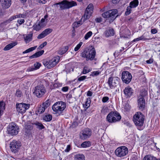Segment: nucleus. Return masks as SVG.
<instances>
[{
  "mask_svg": "<svg viewBox=\"0 0 160 160\" xmlns=\"http://www.w3.org/2000/svg\"><path fill=\"white\" fill-rule=\"evenodd\" d=\"M144 116L140 112H137L133 117V121L138 129L142 130L143 128Z\"/></svg>",
  "mask_w": 160,
  "mask_h": 160,
  "instance_id": "1",
  "label": "nucleus"
},
{
  "mask_svg": "<svg viewBox=\"0 0 160 160\" xmlns=\"http://www.w3.org/2000/svg\"><path fill=\"white\" fill-rule=\"evenodd\" d=\"M54 5L57 6L59 5L61 10H64L76 6L77 3L76 2L73 1H68L66 0H64L61 2L56 3Z\"/></svg>",
  "mask_w": 160,
  "mask_h": 160,
  "instance_id": "2",
  "label": "nucleus"
},
{
  "mask_svg": "<svg viewBox=\"0 0 160 160\" xmlns=\"http://www.w3.org/2000/svg\"><path fill=\"white\" fill-rule=\"evenodd\" d=\"M66 104L62 101L58 102L55 103L52 106V108L56 114L60 115L62 113L66 108Z\"/></svg>",
  "mask_w": 160,
  "mask_h": 160,
  "instance_id": "3",
  "label": "nucleus"
},
{
  "mask_svg": "<svg viewBox=\"0 0 160 160\" xmlns=\"http://www.w3.org/2000/svg\"><path fill=\"white\" fill-rule=\"evenodd\" d=\"M96 52L94 48L86 49L81 53L82 57L86 58L87 61H92L94 59L96 56Z\"/></svg>",
  "mask_w": 160,
  "mask_h": 160,
  "instance_id": "4",
  "label": "nucleus"
},
{
  "mask_svg": "<svg viewBox=\"0 0 160 160\" xmlns=\"http://www.w3.org/2000/svg\"><path fill=\"white\" fill-rule=\"evenodd\" d=\"M121 119V117L118 112H112L107 115V121L109 123H112L119 121Z\"/></svg>",
  "mask_w": 160,
  "mask_h": 160,
  "instance_id": "5",
  "label": "nucleus"
},
{
  "mask_svg": "<svg viewBox=\"0 0 160 160\" xmlns=\"http://www.w3.org/2000/svg\"><path fill=\"white\" fill-rule=\"evenodd\" d=\"M59 61L58 58H54L50 60H44L43 61V64L48 69H49L54 67L58 63Z\"/></svg>",
  "mask_w": 160,
  "mask_h": 160,
  "instance_id": "6",
  "label": "nucleus"
},
{
  "mask_svg": "<svg viewBox=\"0 0 160 160\" xmlns=\"http://www.w3.org/2000/svg\"><path fill=\"white\" fill-rule=\"evenodd\" d=\"M19 128L15 123H10L8 128L7 131L9 134L12 135H16L18 133Z\"/></svg>",
  "mask_w": 160,
  "mask_h": 160,
  "instance_id": "7",
  "label": "nucleus"
},
{
  "mask_svg": "<svg viewBox=\"0 0 160 160\" xmlns=\"http://www.w3.org/2000/svg\"><path fill=\"white\" fill-rule=\"evenodd\" d=\"M46 92L45 87L42 85H38L35 87L34 93L39 98L42 97Z\"/></svg>",
  "mask_w": 160,
  "mask_h": 160,
  "instance_id": "8",
  "label": "nucleus"
},
{
  "mask_svg": "<svg viewBox=\"0 0 160 160\" xmlns=\"http://www.w3.org/2000/svg\"><path fill=\"white\" fill-rule=\"evenodd\" d=\"M128 153V149L125 146H122L118 147L115 151L116 155L120 157L126 156Z\"/></svg>",
  "mask_w": 160,
  "mask_h": 160,
  "instance_id": "9",
  "label": "nucleus"
},
{
  "mask_svg": "<svg viewBox=\"0 0 160 160\" xmlns=\"http://www.w3.org/2000/svg\"><path fill=\"white\" fill-rule=\"evenodd\" d=\"M29 104L22 103L16 104V108L17 111L20 113H23L26 112L27 110L30 107Z\"/></svg>",
  "mask_w": 160,
  "mask_h": 160,
  "instance_id": "10",
  "label": "nucleus"
},
{
  "mask_svg": "<svg viewBox=\"0 0 160 160\" xmlns=\"http://www.w3.org/2000/svg\"><path fill=\"white\" fill-rule=\"evenodd\" d=\"M119 78L118 77H111L108 79V84L111 89H113L116 87L118 83Z\"/></svg>",
  "mask_w": 160,
  "mask_h": 160,
  "instance_id": "11",
  "label": "nucleus"
},
{
  "mask_svg": "<svg viewBox=\"0 0 160 160\" xmlns=\"http://www.w3.org/2000/svg\"><path fill=\"white\" fill-rule=\"evenodd\" d=\"M131 74L128 71H123L122 74V82L126 84H128L132 79Z\"/></svg>",
  "mask_w": 160,
  "mask_h": 160,
  "instance_id": "12",
  "label": "nucleus"
},
{
  "mask_svg": "<svg viewBox=\"0 0 160 160\" xmlns=\"http://www.w3.org/2000/svg\"><path fill=\"white\" fill-rule=\"evenodd\" d=\"M91 130L88 128H86L82 131L80 133V138L82 140H85L89 138L92 135Z\"/></svg>",
  "mask_w": 160,
  "mask_h": 160,
  "instance_id": "13",
  "label": "nucleus"
},
{
  "mask_svg": "<svg viewBox=\"0 0 160 160\" xmlns=\"http://www.w3.org/2000/svg\"><path fill=\"white\" fill-rule=\"evenodd\" d=\"M21 144L19 141H13L10 144V147L11 151L14 153L18 152L21 146Z\"/></svg>",
  "mask_w": 160,
  "mask_h": 160,
  "instance_id": "14",
  "label": "nucleus"
},
{
  "mask_svg": "<svg viewBox=\"0 0 160 160\" xmlns=\"http://www.w3.org/2000/svg\"><path fill=\"white\" fill-rule=\"evenodd\" d=\"M117 12V9H113L103 13L102 15L104 18H109L114 16Z\"/></svg>",
  "mask_w": 160,
  "mask_h": 160,
  "instance_id": "15",
  "label": "nucleus"
},
{
  "mask_svg": "<svg viewBox=\"0 0 160 160\" xmlns=\"http://www.w3.org/2000/svg\"><path fill=\"white\" fill-rule=\"evenodd\" d=\"M124 93L127 98H130L132 95L133 91L130 86L126 87L124 90Z\"/></svg>",
  "mask_w": 160,
  "mask_h": 160,
  "instance_id": "16",
  "label": "nucleus"
},
{
  "mask_svg": "<svg viewBox=\"0 0 160 160\" xmlns=\"http://www.w3.org/2000/svg\"><path fill=\"white\" fill-rule=\"evenodd\" d=\"M52 31V29H46L38 36L37 38L38 39L42 38L51 32Z\"/></svg>",
  "mask_w": 160,
  "mask_h": 160,
  "instance_id": "17",
  "label": "nucleus"
},
{
  "mask_svg": "<svg viewBox=\"0 0 160 160\" xmlns=\"http://www.w3.org/2000/svg\"><path fill=\"white\" fill-rule=\"evenodd\" d=\"M138 106L140 109L142 110L145 107V100L143 98H138Z\"/></svg>",
  "mask_w": 160,
  "mask_h": 160,
  "instance_id": "18",
  "label": "nucleus"
},
{
  "mask_svg": "<svg viewBox=\"0 0 160 160\" xmlns=\"http://www.w3.org/2000/svg\"><path fill=\"white\" fill-rule=\"evenodd\" d=\"M2 6L4 8H8L11 5V0H1Z\"/></svg>",
  "mask_w": 160,
  "mask_h": 160,
  "instance_id": "19",
  "label": "nucleus"
},
{
  "mask_svg": "<svg viewBox=\"0 0 160 160\" xmlns=\"http://www.w3.org/2000/svg\"><path fill=\"white\" fill-rule=\"evenodd\" d=\"M106 37H108L113 36L114 34V31L112 29L106 30L104 33Z\"/></svg>",
  "mask_w": 160,
  "mask_h": 160,
  "instance_id": "20",
  "label": "nucleus"
},
{
  "mask_svg": "<svg viewBox=\"0 0 160 160\" xmlns=\"http://www.w3.org/2000/svg\"><path fill=\"white\" fill-rule=\"evenodd\" d=\"M44 52V51L43 50H42L38 52L33 54L32 55L29 56V58L30 59H33L35 58H38L41 56L43 53Z\"/></svg>",
  "mask_w": 160,
  "mask_h": 160,
  "instance_id": "21",
  "label": "nucleus"
},
{
  "mask_svg": "<svg viewBox=\"0 0 160 160\" xmlns=\"http://www.w3.org/2000/svg\"><path fill=\"white\" fill-rule=\"evenodd\" d=\"M33 34L32 33L27 35L26 37H24V41L26 43H28L32 40Z\"/></svg>",
  "mask_w": 160,
  "mask_h": 160,
  "instance_id": "22",
  "label": "nucleus"
},
{
  "mask_svg": "<svg viewBox=\"0 0 160 160\" xmlns=\"http://www.w3.org/2000/svg\"><path fill=\"white\" fill-rule=\"evenodd\" d=\"M17 44V42H13L11 43L6 45V47L4 48L3 50L4 51L8 50L12 48L14 46H15Z\"/></svg>",
  "mask_w": 160,
  "mask_h": 160,
  "instance_id": "23",
  "label": "nucleus"
},
{
  "mask_svg": "<svg viewBox=\"0 0 160 160\" xmlns=\"http://www.w3.org/2000/svg\"><path fill=\"white\" fill-rule=\"evenodd\" d=\"M75 160H85V157L82 154H77L74 156Z\"/></svg>",
  "mask_w": 160,
  "mask_h": 160,
  "instance_id": "24",
  "label": "nucleus"
},
{
  "mask_svg": "<svg viewBox=\"0 0 160 160\" xmlns=\"http://www.w3.org/2000/svg\"><path fill=\"white\" fill-rule=\"evenodd\" d=\"M41 24L38 22H37L36 24L33 26V29L36 31H39L41 28L44 27L43 26H41Z\"/></svg>",
  "mask_w": 160,
  "mask_h": 160,
  "instance_id": "25",
  "label": "nucleus"
},
{
  "mask_svg": "<svg viewBox=\"0 0 160 160\" xmlns=\"http://www.w3.org/2000/svg\"><path fill=\"white\" fill-rule=\"evenodd\" d=\"M92 13L91 12H88V11L85 10V13L82 17V18L83 19V21H85L87 19H89L91 16Z\"/></svg>",
  "mask_w": 160,
  "mask_h": 160,
  "instance_id": "26",
  "label": "nucleus"
},
{
  "mask_svg": "<svg viewBox=\"0 0 160 160\" xmlns=\"http://www.w3.org/2000/svg\"><path fill=\"white\" fill-rule=\"evenodd\" d=\"M143 160H160V159L157 158L156 157L151 155H148L144 157Z\"/></svg>",
  "mask_w": 160,
  "mask_h": 160,
  "instance_id": "27",
  "label": "nucleus"
},
{
  "mask_svg": "<svg viewBox=\"0 0 160 160\" xmlns=\"http://www.w3.org/2000/svg\"><path fill=\"white\" fill-rule=\"evenodd\" d=\"M139 3L138 0H133L129 3V5L132 8L137 7Z\"/></svg>",
  "mask_w": 160,
  "mask_h": 160,
  "instance_id": "28",
  "label": "nucleus"
},
{
  "mask_svg": "<svg viewBox=\"0 0 160 160\" xmlns=\"http://www.w3.org/2000/svg\"><path fill=\"white\" fill-rule=\"evenodd\" d=\"M148 94L147 91L144 89H142L140 91V93L139 96L138 97V98H143L146 96Z\"/></svg>",
  "mask_w": 160,
  "mask_h": 160,
  "instance_id": "29",
  "label": "nucleus"
},
{
  "mask_svg": "<svg viewBox=\"0 0 160 160\" xmlns=\"http://www.w3.org/2000/svg\"><path fill=\"white\" fill-rule=\"evenodd\" d=\"M34 124L36 126V128L40 130L42 129L45 128L44 126L41 122H34Z\"/></svg>",
  "mask_w": 160,
  "mask_h": 160,
  "instance_id": "30",
  "label": "nucleus"
},
{
  "mask_svg": "<svg viewBox=\"0 0 160 160\" xmlns=\"http://www.w3.org/2000/svg\"><path fill=\"white\" fill-rule=\"evenodd\" d=\"M92 69L90 68H89L88 66H86L84 67L83 70L81 73L83 74H86L87 73L91 71Z\"/></svg>",
  "mask_w": 160,
  "mask_h": 160,
  "instance_id": "31",
  "label": "nucleus"
},
{
  "mask_svg": "<svg viewBox=\"0 0 160 160\" xmlns=\"http://www.w3.org/2000/svg\"><path fill=\"white\" fill-rule=\"evenodd\" d=\"M81 147L83 148L90 147L91 146V142L89 141H85L83 142L81 145Z\"/></svg>",
  "mask_w": 160,
  "mask_h": 160,
  "instance_id": "32",
  "label": "nucleus"
},
{
  "mask_svg": "<svg viewBox=\"0 0 160 160\" xmlns=\"http://www.w3.org/2000/svg\"><path fill=\"white\" fill-rule=\"evenodd\" d=\"M68 49V47L67 46L61 48L58 52L59 53L61 54H63L66 53Z\"/></svg>",
  "mask_w": 160,
  "mask_h": 160,
  "instance_id": "33",
  "label": "nucleus"
},
{
  "mask_svg": "<svg viewBox=\"0 0 160 160\" xmlns=\"http://www.w3.org/2000/svg\"><path fill=\"white\" fill-rule=\"evenodd\" d=\"M52 119V116L51 115L48 114L45 115L43 117V119L47 122H49Z\"/></svg>",
  "mask_w": 160,
  "mask_h": 160,
  "instance_id": "34",
  "label": "nucleus"
},
{
  "mask_svg": "<svg viewBox=\"0 0 160 160\" xmlns=\"http://www.w3.org/2000/svg\"><path fill=\"white\" fill-rule=\"evenodd\" d=\"M91 102V98H88L87 99L85 105V108L87 109L90 106Z\"/></svg>",
  "mask_w": 160,
  "mask_h": 160,
  "instance_id": "35",
  "label": "nucleus"
},
{
  "mask_svg": "<svg viewBox=\"0 0 160 160\" xmlns=\"http://www.w3.org/2000/svg\"><path fill=\"white\" fill-rule=\"evenodd\" d=\"M50 104V100L49 99H48L46 101L44 102L43 103L42 105V106H43L45 109H46L48 107Z\"/></svg>",
  "mask_w": 160,
  "mask_h": 160,
  "instance_id": "36",
  "label": "nucleus"
},
{
  "mask_svg": "<svg viewBox=\"0 0 160 160\" xmlns=\"http://www.w3.org/2000/svg\"><path fill=\"white\" fill-rule=\"evenodd\" d=\"M37 48V46H36L33 47H31L27 50L23 52V53L24 54L26 53H27L29 52H32L34 50H35L36 48Z\"/></svg>",
  "mask_w": 160,
  "mask_h": 160,
  "instance_id": "37",
  "label": "nucleus"
},
{
  "mask_svg": "<svg viewBox=\"0 0 160 160\" xmlns=\"http://www.w3.org/2000/svg\"><path fill=\"white\" fill-rule=\"evenodd\" d=\"M93 8L92 4L90 3L88 6L86 10H87V11H88V12H91L92 13L93 12Z\"/></svg>",
  "mask_w": 160,
  "mask_h": 160,
  "instance_id": "38",
  "label": "nucleus"
},
{
  "mask_svg": "<svg viewBox=\"0 0 160 160\" xmlns=\"http://www.w3.org/2000/svg\"><path fill=\"white\" fill-rule=\"evenodd\" d=\"M46 109L42 105H41L38 108L37 112L39 114H41L45 111Z\"/></svg>",
  "mask_w": 160,
  "mask_h": 160,
  "instance_id": "39",
  "label": "nucleus"
},
{
  "mask_svg": "<svg viewBox=\"0 0 160 160\" xmlns=\"http://www.w3.org/2000/svg\"><path fill=\"white\" fill-rule=\"evenodd\" d=\"M47 21L48 19H45L44 18H42L41 20L40 21H38V22L41 24V26L44 27L45 26L47 22Z\"/></svg>",
  "mask_w": 160,
  "mask_h": 160,
  "instance_id": "40",
  "label": "nucleus"
},
{
  "mask_svg": "<svg viewBox=\"0 0 160 160\" xmlns=\"http://www.w3.org/2000/svg\"><path fill=\"white\" fill-rule=\"evenodd\" d=\"M92 32L89 31L85 35L84 38L85 40L88 39L92 35Z\"/></svg>",
  "mask_w": 160,
  "mask_h": 160,
  "instance_id": "41",
  "label": "nucleus"
},
{
  "mask_svg": "<svg viewBox=\"0 0 160 160\" xmlns=\"http://www.w3.org/2000/svg\"><path fill=\"white\" fill-rule=\"evenodd\" d=\"M125 31L127 33V34L123 35L122 37L124 38H128L131 34L130 31L128 29H126L125 30Z\"/></svg>",
  "mask_w": 160,
  "mask_h": 160,
  "instance_id": "42",
  "label": "nucleus"
},
{
  "mask_svg": "<svg viewBox=\"0 0 160 160\" xmlns=\"http://www.w3.org/2000/svg\"><path fill=\"white\" fill-rule=\"evenodd\" d=\"M82 24L80 22V21L75 22L73 24V28H77L81 25Z\"/></svg>",
  "mask_w": 160,
  "mask_h": 160,
  "instance_id": "43",
  "label": "nucleus"
},
{
  "mask_svg": "<svg viewBox=\"0 0 160 160\" xmlns=\"http://www.w3.org/2000/svg\"><path fill=\"white\" fill-rule=\"evenodd\" d=\"M100 72L99 71H94L91 72L90 75V76L94 77L95 76H97L99 75Z\"/></svg>",
  "mask_w": 160,
  "mask_h": 160,
  "instance_id": "44",
  "label": "nucleus"
},
{
  "mask_svg": "<svg viewBox=\"0 0 160 160\" xmlns=\"http://www.w3.org/2000/svg\"><path fill=\"white\" fill-rule=\"evenodd\" d=\"M132 8H132V7H130V5L127 7V11L125 12L126 15H128L131 13Z\"/></svg>",
  "mask_w": 160,
  "mask_h": 160,
  "instance_id": "45",
  "label": "nucleus"
},
{
  "mask_svg": "<svg viewBox=\"0 0 160 160\" xmlns=\"http://www.w3.org/2000/svg\"><path fill=\"white\" fill-rule=\"evenodd\" d=\"M41 66V64L39 62H37L35 63L33 65V66L34 67V68L35 69L37 70Z\"/></svg>",
  "mask_w": 160,
  "mask_h": 160,
  "instance_id": "46",
  "label": "nucleus"
},
{
  "mask_svg": "<svg viewBox=\"0 0 160 160\" xmlns=\"http://www.w3.org/2000/svg\"><path fill=\"white\" fill-rule=\"evenodd\" d=\"M82 44V42H80L76 46L74 50L75 51H77L80 48Z\"/></svg>",
  "mask_w": 160,
  "mask_h": 160,
  "instance_id": "47",
  "label": "nucleus"
},
{
  "mask_svg": "<svg viewBox=\"0 0 160 160\" xmlns=\"http://www.w3.org/2000/svg\"><path fill=\"white\" fill-rule=\"evenodd\" d=\"M9 23H10L7 20L4 22H3L1 24H0V27H2V28H3V27L4 26L6 25H7Z\"/></svg>",
  "mask_w": 160,
  "mask_h": 160,
  "instance_id": "48",
  "label": "nucleus"
},
{
  "mask_svg": "<svg viewBox=\"0 0 160 160\" xmlns=\"http://www.w3.org/2000/svg\"><path fill=\"white\" fill-rule=\"evenodd\" d=\"M16 95L18 97H20L22 95L21 91L20 90H18L16 92Z\"/></svg>",
  "mask_w": 160,
  "mask_h": 160,
  "instance_id": "49",
  "label": "nucleus"
},
{
  "mask_svg": "<svg viewBox=\"0 0 160 160\" xmlns=\"http://www.w3.org/2000/svg\"><path fill=\"white\" fill-rule=\"evenodd\" d=\"M47 42H44L43 43L41 44L39 47L38 48V49H40L43 48L44 46L46 45Z\"/></svg>",
  "mask_w": 160,
  "mask_h": 160,
  "instance_id": "50",
  "label": "nucleus"
},
{
  "mask_svg": "<svg viewBox=\"0 0 160 160\" xmlns=\"http://www.w3.org/2000/svg\"><path fill=\"white\" fill-rule=\"evenodd\" d=\"M15 17V18H24L26 16L24 14H19L14 16Z\"/></svg>",
  "mask_w": 160,
  "mask_h": 160,
  "instance_id": "51",
  "label": "nucleus"
},
{
  "mask_svg": "<svg viewBox=\"0 0 160 160\" xmlns=\"http://www.w3.org/2000/svg\"><path fill=\"white\" fill-rule=\"evenodd\" d=\"M36 70L33 66L31 67H29L27 70V72H31Z\"/></svg>",
  "mask_w": 160,
  "mask_h": 160,
  "instance_id": "52",
  "label": "nucleus"
},
{
  "mask_svg": "<svg viewBox=\"0 0 160 160\" xmlns=\"http://www.w3.org/2000/svg\"><path fill=\"white\" fill-rule=\"evenodd\" d=\"M109 100L108 97H104L102 98V101L103 102H106Z\"/></svg>",
  "mask_w": 160,
  "mask_h": 160,
  "instance_id": "53",
  "label": "nucleus"
},
{
  "mask_svg": "<svg viewBox=\"0 0 160 160\" xmlns=\"http://www.w3.org/2000/svg\"><path fill=\"white\" fill-rule=\"evenodd\" d=\"M86 77H87L85 76H81L78 78V80L80 81H82L85 80L86 78Z\"/></svg>",
  "mask_w": 160,
  "mask_h": 160,
  "instance_id": "54",
  "label": "nucleus"
},
{
  "mask_svg": "<svg viewBox=\"0 0 160 160\" xmlns=\"http://www.w3.org/2000/svg\"><path fill=\"white\" fill-rule=\"evenodd\" d=\"M61 85L60 83H56L54 84L53 87L54 88H57L61 86Z\"/></svg>",
  "mask_w": 160,
  "mask_h": 160,
  "instance_id": "55",
  "label": "nucleus"
},
{
  "mask_svg": "<svg viewBox=\"0 0 160 160\" xmlns=\"http://www.w3.org/2000/svg\"><path fill=\"white\" fill-rule=\"evenodd\" d=\"M36 1L38 3L42 4H45L46 2V0H36Z\"/></svg>",
  "mask_w": 160,
  "mask_h": 160,
  "instance_id": "56",
  "label": "nucleus"
},
{
  "mask_svg": "<svg viewBox=\"0 0 160 160\" xmlns=\"http://www.w3.org/2000/svg\"><path fill=\"white\" fill-rule=\"evenodd\" d=\"M15 19V17H14V16H12L8 20V21L10 23L13 20H14Z\"/></svg>",
  "mask_w": 160,
  "mask_h": 160,
  "instance_id": "57",
  "label": "nucleus"
},
{
  "mask_svg": "<svg viewBox=\"0 0 160 160\" xmlns=\"http://www.w3.org/2000/svg\"><path fill=\"white\" fill-rule=\"evenodd\" d=\"M68 88L67 86L63 87L62 89V90L63 92H67L68 91Z\"/></svg>",
  "mask_w": 160,
  "mask_h": 160,
  "instance_id": "58",
  "label": "nucleus"
},
{
  "mask_svg": "<svg viewBox=\"0 0 160 160\" xmlns=\"http://www.w3.org/2000/svg\"><path fill=\"white\" fill-rule=\"evenodd\" d=\"M18 22L20 24L23 23L24 22V20L23 19H21L18 20Z\"/></svg>",
  "mask_w": 160,
  "mask_h": 160,
  "instance_id": "59",
  "label": "nucleus"
},
{
  "mask_svg": "<svg viewBox=\"0 0 160 160\" xmlns=\"http://www.w3.org/2000/svg\"><path fill=\"white\" fill-rule=\"evenodd\" d=\"M151 32L152 34H155L157 32V30L156 29H153L151 30Z\"/></svg>",
  "mask_w": 160,
  "mask_h": 160,
  "instance_id": "60",
  "label": "nucleus"
},
{
  "mask_svg": "<svg viewBox=\"0 0 160 160\" xmlns=\"http://www.w3.org/2000/svg\"><path fill=\"white\" fill-rule=\"evenodd\" d=\"M120 1V0H112V2L113 4H117Z\"/></svg>",
  "mask_w": 160,
  "mask_h": 160,
  "instance_id": "61",
  "label": "nucleus"
},
{
  "mask_svg": "<svg viewBox=\"0 0 160 160\" xmlns=\"http://www.w3.org/2000/svg\"><path fill=\"white\" fill-rule=\"evenodd\" d=\"M70 145H68L67 146L66 149L65 150V151L66 152H68L70 150Z\"/></svg>",
  "mask_w": 160,
  "mask_h": 160,
  "instance_id": "62",
  "label": "nucleus"
},
{
  "mask_svg": "<svg viewBox=\"0 0 160 160\" xmlns=\"http://www.w3.org/2000/svg\"><path fill=\"white\" fill-rule=\"evenodd\" d=\"M146 62L147 63L150 64L153 62V60L152 59H150L146 61Z\"/></svg>",
  "mask_w": 160,
  "mask_h": 160,
  "instance_id": "63",
  "label": "nucleus"
},
{
  "mask_svg": "<svg viewBox=\"0 0 160 160\" xmlns=\"http://www.w3.org/2000/svg\"><path fill=\"white\" fill-rule=\"evenodd\" d=\"M92 93L90 91H88L87 93L88 96H91L92 95Z\"/></svg>",
  "mask_w": 160,
  "mask_h": 160,
  "instance_id": "64",
  "label": "nucleus"
}]
</instances>
